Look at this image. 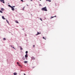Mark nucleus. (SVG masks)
Masks as SVG:
<instances>
[{
	"mask_svg": "<svg viewBox=\"0 0 75 75\" xmlns=\"http://www.w3.org/2000/svg\"><path fill=\"white\" fill-rule=\"evenodd\" d=\"M41 10L43 11H47V7H46L42 8Z\"/></svg>",
	"mask_w": 75,
	"mask_h": 75,
	"instance_id": "nucleus-1",
	"label": "nucleus"
},
{
	"mask_svg": "<svg viewBox=\"0 0 75 75\" xmlns=\"http://www.w3.org/2000/svg\"><path fill=\"white\" fill-rule=\"evenodd\" d=\"M25 57L26 59H27V57H28V54H26V55H25Z\"/></svg>",
	"mask_w": 75,
	"mask_h": 75,
	"instance_id": "nucleus-2",
	"label": "nucleus"
},
{
	"mask_svg": "<svg viewBox=\"0 0 75 75\" xmlns=\"http://www.w3.org/2000/svg\"><path fill=\"white\" fill-rule=\"evenodd\" d=\"M0 1L2 2L3 3H5L4 1V0H0Z\"/></svg>",
	"mask_w": 75,
	"mask_h": 75,
	"instance_id": "nucleus-3",
	"label": "nucleus"
},
{
	"mask_svg": "<svg viewBox=\"0 0 75 75\" xmlns=\"http://www.w3.org/2000/svg\"><path fill=\"white\" fill-rule=\"evenodd\" d=\"M32 60H35V58L34 57H32Z\"/></svg>",
	"mask_w": 75,
	"mask_h": 75,
	"instance_id": "nucleus-4",
	"label": "nucleus"
},
{
	"mask_svg": "<svg viewBox=\"0 0 75 75\" xmlns=\"http://www.w3.org/2000/svg\"><path fill=\"white\" fill-rule=\"evenodd\" d=\"M40 34H41V33H39L38 32L37 34H36V35H39Z\"/></svg>",
	"mask_w": 75,
	"mask_h": 75,
	"instance_id": "nucleus-5",
	"label": "nucleus"
},
{
	"mask_svg": "<svg viewBox=\"0 0 75 75\" xmlns=\"http://www.w3.org/2000/svg\"><path fill=\"white\" fill-rule=\"evenodd\" d=\"M22 59H23V60H25V57H23Z\"/></svg>",
	"mask_w": 75,
	"mask_h": 75,
	"instance_id": "nucleus-6",
	"label": "nucleus"
},
{
	"mask_svg": "<svg viewBox=\"0 0 75 75\" xmlns=\"http://www.w3.org/2000/svg\"><path fill=\"white\" fill-rule=\"evenodd\" d=\"M11 47H12V48H14V49H15V50H16V49L14 48V47L13 46L11 45Z\"/></svg>",
	"mask_w": 75,
	"mask_h": 75,
	"instance_id": "nucleus-7",
	"label": "nucleus"
},
{
	"mask_svg": "<svg viewBox=\"0 0 75 75\" xmlns=\"http://www.w3.org/2000/svg\"><path fill=\"white\" fill-rule=\"evenodd\" d=\"M11 8V10H13V11H14V8H13V6H12Z\"/></svg>",
	"mask_w": 75,
	"mask_h": 75,
	"instance_id": "nucleus-8",
	"label": "nucleus"
},
{
	"mask_svg": "<svg viewBox=\"0 0 75 75\" xmlns=\"http://www.w3.org/2000/svg\"><path fill=\"white\" fill-rule=\"evenodd\" d=\"M2 18H3V19H4V20L6 19V18H4V16H2Z\"/></svg>",
	"mask_w": 75,
	"mask_h": 75,
	"instance_id": "nucleus-9",
	"label": "nucleus"
},
{
	"mask_svg": "<svg viewBox=\"0 0 75 75\" xmlns=\"http://www.w3.org/2000/svg\"><path fill=\"white\" fill-rule=\"evenodd\" d=\"M1 10H2V11H4V8H1Z\"/></svg>",
	"mask_w": 75,
	"mask_h": 75,
	"instance_id": "nucleus-10",
	"label": "nucleus"
},
{
	"mask_svg": "<svg viewBox=\"0 0 75 75\" xmlns=\"http://www.w3.org/2000/svg\"><path fill=\"white\" fill-rule=\"evenodd\" d=\"M13 75H17V73H13Z\"/></svg>",
	"mask_w": 75,
	"mask_h": 75,
	"instance_id": "nucleus-11",
	"label": "nucleus"
},
{
	"mask_svg": "<svg viewBox=\"0 0 75 75\" xmlns=\"http://www.w3.org/2000/svg\"><path fill=\"white\" fill-rule=\"evenodd\" d=\"M19 47H20V48H21V50H23V48H22V47H21V46H19Z\"/></svg>",
	"mask_w": 75,
	"mask_h": 75,
	"instance_id": "nucleus-12",
	"label": "nucleus"
},
{
	"mask_svg": "<svg viewBox=\"0 0 75 75\" xmlns=\"http://www.w3.org/2000/svg\"><path fill=\"white\" fill-rule=\"evenodd\" d=\"M24 63H25V64H27V62H28L27 61H25L24 62Z\"/></svg>",
	"mask_w": 75,
	"mask_h": 75,
	"instance_id": "nucleus-13",
	"label": "nucleus"
},
{
	"mask_svg": "<svg viewBox=\"0 0 75 75\" xmlns=\"http://www.w3.org/2000/svg\"><path fill=\"white\" fill-rule=\"evenodd\" d=\"M15 22H16V23H18V22L17 21H15Z\"/></svg>",
	"mask_w": 75,
	"mask_h": 75,
	"instance_id": "nucleus-14",
	"label": "nucleus"
},
{
	"mask_svg": "<svg viewBox=\"0 0 75 75\" xmlns=\"http://www.w3.org/2000/svg\"><path fill=\"white\" fill-rule=\"evenodd\" d=\"M8 6L9 7H11V8H12V6H10V5H8Z\"/></svg>",
	"mask_w": 75,
	"mask_h": 75,
	"instance_id": "nucleus-15",
	"label": "nucleus"
},
{
	"mask_svg": "<svg viewBox=\"0 0 75 75\" xmlns=\"http://www.w3.org/2000/svg\"><path fill=\"white\" fill-rule=\"evenodd\" d=\"M54 16H52L50 18H51V19L52 18H54Z\"/></svg>",
	"mask_w": 75,
	"mask_h": 75,
	"instance_id": "nucleus-16",
	"label": "nucleus"
},
{
	"mask_svg": "<svg viewBox=\"0 0 75 75\" xmlns=\"http://www.w3.org/2000/svg\"><path fill=\"white\" fill-rule=\"evenodd\" d=\"M46 1H48V0H46ZM48 1H49V2H51V0H48Z\"/></svg>",
	"mask_w": 75,
	"mask_h": 75,
	"instance_id": "nucleus-17",
	"label": "nucleus"
},
{
	"mask_svg": "<svg viewBox=\"0 0 75 75\" xmlns=\"http://www.w3.org/2000/svg\"><path fill=\"white\" fill-rule=\"evenodd\" d=\"M6 21L7 23H8L9 24V23L8 22V21L7 20H6Z\"/></svg>",
	"mask_w": 75,
	"mask_h": 75,
	"instance_id": "nucleus-18",
	"label": "nucleus"
},
{
	"mask_svg": "<svg viewBox=\"0 0 75 75\" xmlns=\"http://www.w3.org/2000/svg\"><path fill=\"white\" fill-rule=\"evenodd\" d=\"M0 12L1 13H3V11H1L0 10Z\"/></svg>",
	"mask_w": 75,
	"mask_h": 75,
	"instance_id": "nucleus-19",
	"label": "nucleus"
},
{
	"mask_svg": "<svg viewBox=\"0 0 75 75\" xmlns=\"http://www.w3.org/2000/svg\"><path fill=\"white\" fill-rule=\"evenodd\" d=\"M25 53L26 54H27L28 53V51H26Z\"/></svg>",
	"mask_w": 75,
	"mask_h": 75,
	"instance_id": "nucleus-20",
	"label": "nucleus"
},
{
	"mask_svg": "<svg viewBox=\"0 0 75 75\" xmlns=\"http://www.w3.org/2000/svg\"><path fill=\"white\" fill-rule=\"evenodd\" d=\"M3 40H6V38H4L3 39Z\"/></svg>",
	"mask_w": 75,
	"mask_h": 75,
	"instance_id": "nucleus-21",
	"label": "nucleus"
},
{
	"mask_svg": "<svg viewBox=\"0 0 75 75\" xmlns=\"http://www.w3.org/2000/svg\"><path fill=\"white\" fill-rule=\"evenodd\" d=\"M33 48H34L35 47V45H33Z\"/></svg>",
	"mask_w": 75,
	"mask_h": 75,
	"instance_id": "nucleus-22",
	"label": "nucleus"
},
{
	"mask_svg": "<svg viewBox=\"0 0 75 75\" xmlns=\"http://www.w3.org/2000/svg\"><path fill=\"white\" fill-rule=\"evenodd\" d=\"M43 39H44L45 40H46V39L44 38V37H43Z\"/></svg>",
	"mask_w": 75,
	"mask_h": 75,
	"instance_id": "nucleus-23",
	"label": "nucleus"
},
{
	"mask_svg": "<svg viewBox=\"0 0 75 75\" xmlns=\"http://www.w3.org/2000/svg\"><path fill=\"white\" fill-rule=\"evenodd\" d=\"M17 64H18V65L19 64V63L18 62H17Z\"/></svg>",
	"mask_w": 75,
	"mask_h": 75,
	"instance_id": "nucleus-24",
	"label": "nucleus"
},
{
	"mask_svg": "<svg viewBox=\"0 0 75 75\" xmlns=\"http://www.w3.org/2000/svg\"><path fill=\"white\" fill-rule=\"evenodd\" d=\"M40 20L41 21H42V19L41 18H40Z\"/></svg>",
	"mask_w": 75,
	"mask_h": 75,
	"instance_id": "nucleus-25",
	"label": "nucleus"
},
{
	"mask_svg": "<svg viewBox=\"0 0 75 75\" xmlns=\"http://www.w3.org/2000/svg\"><path fill=\"white\" fill-rule=\"evenodd\" d=\"M24 7H23V10H24Z\"/></svg>",
	"mask_w": 75,
	"mask_h": 75,
	"instance_id": "nucleus-26",
	"label": "nucleus"
},
{
	"mask_svg": "<svg viewBox=\"0 0 75 75\" xmlns=\"http://www.w3.org/2000/svg\"><path fill=\"white\" fill-rule=\"evenodd\" d=\"M21 1L23 2V0H21Z\"/></svg>",
	"mask_w": 75,
	"mask_h": 75,
	"instance_id": "nucleus-27",
	"label": "nucleus"
},
{
	"mask_svg": "<svg viewBox=\"0 0 75 75\" xmlns=\"http://www.w3.org/2000/svg\"><path fill=\"white\" fill-rule=\"evenodd\" d=\"M57 16H54V17H56Z\"/></svg>",
	"mask_w": 75,
	"mask_h": 75,
	"instance_id": "nucleus-28",
	"label": "nucleus"
},
{
	"mask_svg": "<svg viewBox=\"0 0 75 75\" xmlns=\"http://www.w3.org/2000/svg\"><path fill=\"white\" fill-rule=\"evenodd\" d=\"M12 7H15V6H12Z\"/></svg>",
	"mask_w": 75,
	"mask_h": 75,
	"instance_id": "nucleus-29",
	"label": "nucleus"
},
{
	"mask_svg": "<svg viewBox=\"0 0 75 75\" xmlns=\"http://www.w3.org/2000/svg\"><path fill=\"white\" fill-rule=\"evenodd\" d=\"M24 75H25V74H24Z\"/></svg>",
	"mask_w": 75,
	"mask_h": 75,
	"instance_id": "nucleus-30",
	"label": "nucleus"
},
{
	"mask_svg": "<svg viewBox=\"0 0 75 75\" xmlns=\"http://www.w3.org/2000/svg\"><path fill=\"white\" fill-rule=\"evenodd\" d=\"M30 1H33V0H30Z\"/></svg>",
	"mask_w": 75,
	"mask_h": 75,
	"instance_id": "nucleus-31",
	"label": "nucleus"
},
{
	"mask_svg": "<svg viewBox=\"0 0 75 75\" xmlns=\"http://www.w3.org/2000/svg\"><path fill=\"white\" fill-rule=\"evenodd\" d=\"M40 0V1H41V0Z\"/></svg>",
	"mask_w": 75,
	"mask_h": 75,
	"instance_id": "nucleus-32",
	"label": "nucleus"
},
{
	"mask_svg": "<svg viewBox=\"0 0 75 75\" xmlns=\"http://www.w3.org/2000/svg\"><path fill=\"white\" fill-rule=\"evenodd\" d=\"M31 15L32 16V14H31Z\"/></svg>",
	"mask_w": 75,
	"mask_h": 75,
	"instance_id": "nucleus-33",
	"label": "nucleus"
}]
</instances>
